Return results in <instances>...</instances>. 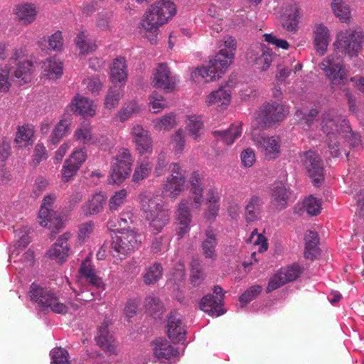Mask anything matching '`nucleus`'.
I'll use <instances>...</instances> for the list:
<instances>
[{"label":"nucleus","instance_id":"bb28decb","mask_svg":"<svg viewBox=\"0 0 364 364\" xmlns=\"http://www.w3.org/2000/svg\"><path fill=\"white\" fill-rule=\"evenodd\" d=\"M314 45L318 53L323 55L327 50L331 34L327 26L323 23H316L313 28Z\"/></svg>","mask_w":364,"mask_h":364},{"label":"nucleus","instance_id":"5fc2aeb1","mask_svg":"<svg viewBox=\"0 0 364 364\" xmlns=\"http://www.w3.org/2000/svg\"><path fill=\"white\" fill-rule=\"evenodd\" d=\"M140 111V107L135 101L126 103L117 113V117L121 122H124Z\"/></svg>","mask_w":364,"mask_h":364},{"label":"nucleus","instance_id":"aec40b11","mask_svg":"<svg viewBox=\"0 0 364 364\" xmlns=\"http://www.w3.org/2000/svg\"><path fill=\"white\" fill-rule=\"evenodd\" d=\"M232 100V92L226 85H221L210 92L205 100L208 107L214 106L218 112L228 109Z\"/></svg>","mask_w":364,"mask_h":364},{"label":"nucleus","instance_id":"9d476101","mask_svg":"<svg viewBox=\"0 0 364 364\" xmlns=\"http://www.w3.org/2000/svg\"><path fill=\"white\" fill-rule=\"evenodd\" d=\"M333 87L341 88L348 80V70L342 60L333 55L326 57L319 65Z\"/></svg>","mask_w":364,"mask_h":364},{"label":"nucleus","instance_id":"13d9d810","mask_svg":"<svg viewBox=\"0 0 364 364\" xmlns=\"http://www.w3.org/2000/svg\"><path fill=\"white\" fill-rule=\"evenodd\" d=\"M122 97V91L120 88H110L105 97V107L109 109L114 108L117 106Z\"/></svg>","mask_w":364,"mask_h":364},{"label":"nucleus","instance_id":"dca6fc26","mask_svg":"<svg viewBox=\"0 0 364 364\" xmlns=\"http://www.w3.org/2000/svg\"><path fill=\"white\" fill-rule=\"evenodd\" d=\"M289 113V107L278 103L267 104L258 113L257 123L262 127L278 122Z\"/></svg>","mask_w":364,"mask_h":364},{"label":"nucleus","instance_id":"c756f323","mask_svg":"<svg viewBox=\"0 0 364 364\" xmlns=\"http://www.w3.org/2000/svg\"><path fill=\"white\" fill-rule=\"evenodd\" d=\"M127 75V65L125 58L119 56L114 59L109 72V77L112 83H119L121 86H124Z\"/></svg>","mask_w":364,"mask_h":364},{"label":"nucleus","instance_id":"ea45409f","mask_svg":"<svg viewBox=\"0 0 364 364\" xmlns=\"http://www.w3.org/2000/svg\"><path fill=\"white\" fill-rule=\"evenodd\" d=\"M253 61L257 69L267 70L272 62V50L265 46L260 45L257 47L256 56Z\"/></svg>","mask_w":364,"mask_h":364},{"label":"nucleus","instance_id":"423d86ee","mask_svg":"<svg viewBox=\"0 0 364 364\" xmlns=\"http://www.w3.org/2000/svg\"><path fill=\"white\" fill-rule=\"evenodd\" d=\"M141 211L150 222V227L155 234L159 233L169 222V212L157 203L149 193L142 192L139 196Z\"/></svg>","mask_w":364,"mask_h":364},{"label":"nucleus","instance_id":"1a4fd4ad","mask_svg":"<svg viewBox=\"0 0 364 364\" xmlns=\"http://www.w3.org/2000/svg\"><path fill=\"white\" fill-rule=\"evenodd\" d=\"M54 193L46 195L41 205L38 222L41 227L48 228L53 234L57 233L64 228V221L54 210L53 205L56 200Z\"/></svg>","mask_w":364,"mask_h":364},{"label":"nucleus","instance_id":"c9c22d12","mask_svg":"<svg viewBox=\"0 0 364 364\" xmlns=\"http://www.w3.org/2000/svg\"><path fill=\"white\" fill-rule=\"evenodd\" d=\"M218 240L216 238V232L211 228L205 230V238L202 242V250L204 256L207 259L215 260L217 258L216 247Z\"/></svg>","mask_w":364,"mask_h":364},{"label":"nucleus","instance_id":"72a5a7b5","mask_svg":"<svg viewBox=\"0 0 364 364\" xmlns=\"http://www.w3.org/2000/svg\"><path fill=\"white\" fill-rule=\"evenodd\" d=\"M242 132V123L237 122L231 124L227 130H216L214 131L213 134L215 138L221 140L224 144L231 145L235 142L236 139L241 136Z\"/></svg>","mask_w":364,"mask_h":364},{"label":"nucleus","instance_id":"c85d7f7f","mask_svg":"<svg viewBox=\"0 0 364 364\" xmlns=\"http://www.w3.org/2000/svg\"><path fill=\"white\" fill-rule=\"evenodd\" d=\"M107 200L106 195L102 192L95 193L82 205L81 211L85 216H91L100 213Z\"/></svg>","mask_w":364,"mask_h":364},{"label":"nucleus","instance_id":"6e6552de","mask_svg":"<svg viewBox=\"0 0 364 364\" xmlns=\"http://www.w3.org/2000/svg\"><path fill=\"white\" fill-rule=\"evenodd\" d=\"M364 33L362 31L346 28L341 30L336 36L333 46L338 53L349 57L358 56L362 50Z\"/></svg>","mask_w":364,"mask_h":364},{"label":"nucleus","instance_id":"e433bc0d","mask_svg":"<svg viewBox=\"0 0 364 364\" xmlns=\"http://www.w3.org/2000/svg\"><path fill=\"white\" fill-rule=\"evenodd\" d=\"M41 68L43 75L50 80H57L63 75V63L55 58L46 59Z\"/></svg>","mask_w":364,"mask_h":364},{"label":"nucleus","instance_id":"f03ea898","mask_svg":"<svg viewBox=\"0 0 364 364\" xmlns=\"http://www.w3.org/2000/svg\"><path fill=\"white\" fill-rule=\"evenodd\" d=\"M321 128L327 135L328 146L333 157L340 155L341 139H345L352 147L358 146L360 142V135L353 132L346 119L338 114L334 109L323 114Z\"/></svg>","mask_w":364,"mask_h":364},{"label":"nucleus","instance_id":"393cba45","mask_svg":"<svg viewBox=\"0 0 364 364\" xmlns=\"http://www.w3.org/2000/svg\"><path fill=\"white\" fill-rule=\"evenodd\" d=\"M69 107L74 113L84 118L93 117L97 108L93 100L79 94L73 97Z\"/></svg>","mask_w":364,"mask_h":364},{"label":"nucleus","instance_id":"49530a36","mask_svg":"<svg viewBox=\"0 0 364 364\" xmlns=\"http://www.w3.org/2000/svg\"><path fill=\"white\" fill-rule=\"evenodd\" d=\"M15 13L18 18L25 23L32 22L36 16V8L32 4H23L16 6Z\"/></svg>","mask_w":364,"mask_h":364},{"label":"nucleus","instance_id":"58836bf2","mask_svg":"<svg viewBox=\"0 0 364 364\" xmlns=\"http://www.w3.org/2000/svg\"><path fill=\"white\" fill-rule=\"evenodd\" d=\"M331 8L334 16L341 23H349L351 21L350 6L344 0H332Z\"/></svg>","mask_w":364,"mask_h":364},{"label":"nucleus","instance_id":"a211bd4d","mask_svg":"<svg viewBox=\"0 0 364 364\" xmlns=\"http://www.w3.org/2000/svg\"><path fill=\"white\" fill-rule=\"evenodd\" d=\"M120 233V235L114 237L112 243V247L116 252L127 255L139 247L141 240L140 235L132 230Z\"/></svg>","mask_w":364,"mask_h":364},{"label":"nucleus","instance_id":"7ed1b4c3","mask_svg":"<svg viewBox=\"0 0 364 364\" xmlns=\"http://www.w3.org/2000/svg\"><path fill=\"white\" fill-rule=\"evenodd\" d=\"M203 176L198 172H193L190 178V196L183 198L178 204L176 211V234L178 239L182 238L190 230L191 222V210H199L204 200L203 188L202 187Z\"/></svg>","mask_w":364,"mask_h":364},{"label":"nucleus","instance_id":"864d4df0","mask_svg":"<svg viewBox=\"0 0 364 364\" xmlns=\"http://www.w3.org/2000/svg\"><path fill=\"white\" fill-rule=\"evenodd\" d=\"M92 127L90 123L82 124L77 128L74 133V138L76 141L87 144L92 141Z\"/></svg>","mask_w":364,"mask_h":364},{"label":"nucleus","instance_id":"4be33fe9","mask_svg":"<svg viewBox=\"0 0 364 364\" xmlns=\"http://www.w3.org/2000/svg\"><path fill=\"white\" fill-rule=\"evenodd\" d=\"M136 150L140 155L151 154L153 151V140L149 130L141 125H134L130 132Z\"/></svg>","mask_w":364,"mask_h":364},{"label":"nucleus","instance_id":"f3484780","mask_svg":"<svg viewBox=\"0 0 364 364\" xmlns=\"http://www.w3.org/2000/svg\"><path fill=\"white\" fill-rule=\"evenodd\" d=\"M225 291L216 286L213 289V294L205 296L200 302V309L212 316H220L225 313L223 308Z\"/></svg>","mask_w":364,"mask_h":364},{"label":"nucleus","instance_id":"cd10ccee","mask_svg":"<svg viewBox=\"0 0 364 364\" xmlns=\"http://www.w3.org/2000/svg\"><path fill=\"white\" fill-rule=\"evenodd\" d=\"M35 132V127L31 124L18 126L14 138L15 144L19 148L32 146L36 139Z\"/></svg>","mask_w":364,"mask_h":364},{"label":"nucleus","instance_id":"5701e85b","mask_svg":"<svg viewBox=\"0 0 364 364\" xmlns=\"http://www.w3.org/2000/svg\"><path fill=\"white\" fill-rule=\"evenodd\" d=\"M154 355L161 363L170 362L179 355L177 348L173 347L164 338H158L151 342Z\"/></svg>","mask_w":364,"mask_h":364},{"label":"nucleus","instance_id":"37998d69","mask_svg":"<svg viewBox=\"0 0 364 364\" xmlns=\"http://www.w3.org/2000/svg\"><path fill=\"white\" fill-rule=\"evenodd\" d=\"M151 123L156 131H169L176 125V114L173 112L167 113L153 119Z\"/></svg>","mask_w":364,"mask_h":364},{"label":"nucleus","instance_id":"79ce46f5","mask_svg":"<svg viewBox=\"0 0 364 364\" xmlns=\"http://www.w3.org/2000/svg\"><path fill=\"white\" fill-rule=\"evenodd\" d=\"M305 257L314 259L318 254V236L316 232L309 230L305 235Z\"/></svg>","mask_w":364,"mask_h":364},{"label":"nucleus","instance_id":"f8f14e48","mask_svg":"<svg viewBox=\"0 0 364 364\" xmlns=\"http://www.w3.org/2000/svg\"><path fill=\"white\" fill-rule=\"evenodd\" d=\"M178 82V77L171 71L166 63H158L152 71L151 85L154 88L172 92Z\"/></svg>","mask_w":364,"mask_h":364},{"label":"nucleus","instance_id":"052dcab7","mask_svg":"<svg viewBox=\"0 0 364 364\" xmlns=\"http://www.w3.org/2000/svg\"><path fill=\"white\" fill-rule=\"evenodd\" d=\"M50 364H68V353L62 348H53L50 353Z\"/></svg>","mask_w":364,"mask_h":364},{"label":"nucleus","instance_id":"a19ab883","mask_svg":"<svg viewBox=\"0 0 364 364\" xmlns=\"http://www.w3.org/2000/svg\"><path fill=\"white\" fill-rule=\"evenodd\" d=\"M153 168L152 163L149 158L145 157L137 161L132 176V181L139 183L146 178L151 173Z\"/></svg>","mask_w":364,"mask_h":364},{"label":"nucleus","instance_id":"680f3d73","mask_svg":"<svg viewBox=\"0 0 364 364\" xmlns=\"http://www.w3.org/2000/svg\"><path fill=\"white\" fill-rule=\"evenodd\" d=\"M48 48L50 50L60 51L63 48V38L62 32L55 31L48 37Z\"/></svg>","mask_w":364,"mask_h":364},{"label":"nucleus","instance_id":"4468645a","mask_svg":"<svg viewBox=\"0 0 364 364\" xmlns=\"http://www.w3.org/2000/svg\"><path fill=\"white\" fill-rule=\"evenodd\" d=\"M24 55L22 48L15 49L9 59V65H15L10 68L14 77L19 85H24L31 82L32 79L33 64L29 60H21Z\"/></svg>","mask_w":364,"mask_h":364},{"label":"nucleus","instance_id":"603ef678","mask_svg":"<svg viewBox=\"0 0 364 364\" xmlns=\"http://www.w3.org/2000/svg\"><path fill=\"white\" fill-rule=\"evenodd\" d=\"M185 142V136L182 129H178L172 134L170 145L175 155L180 156L183 153Z\"/></svg>","mask_w":364,"mask_h":364},{"label":"nucleus","instance_id":"09e8293b","mask_svg":"<svg viewBox=\"0 0 364 364\" xmlns=\"http://www.w3.org/2000/svg\"><path fill=\"white\" fill-rule=\"evenodd\" d=\"M75 43L80 50V54L82 55L92 52L97 48V45L94 41L87 38L84 31H81L77 34L75 38Z\"/></svg>","mask_w":364,"mask_h":364},{"label":"nucleus","instance_id":"ddd939ff","mask_svg":"<svg viewBox=\"0 0 364 364\" xmlns=\"http://www.w3.org/2000/svg\"><path fill=\"white\" fill-rule=\"evenodd\" d=\"M114 161L109 174L110 180L114 183L120 184L129 176L133 159L130 151L122 148L119 150Z\"/></svg>","mask_w":364,"mask_h":364},{"label":"nucleus","instance_id":"39448f33","mask_svg":"<svg viewBox=\"0 0 364 364\" xmlns=\"http://www.w3.org/2000/svg\"><path fill=\"white\" fill-rule=\"evenodd\" d=\"M29 293L31 299L44 311L66 314L71 309L76 311L78 309L77 304L62 302L54 291L35 283L31 284Z\"/></svg>","mask_w":364,"mask_h":364},{"label":"nucleus","instance_id":"473e14b6","mask_svg":"<svg viewBox=\"0 0 364 364\" xmlns=\"http://www.w3.org/2000/svg\"><path fill=\"white\" fill-rule=\"evenodd\" d=\"M79 272L80 277L85 278L90 284L99 289H105V284L102 279L95 274L90 259H86L82 262Z\"/></svg>","mask_w":364,"mask_h":364},{"label":"nucleus","instance_id":"a878e982","mask_svg":"<svg viewBox=\"0 0 364 364\" xmlns=\"http://www.w3.org/2000/svg\"><path fill=\"white\" fill-rule=\"evenodd\" d=\"M70 236L69 232H65L58 237L57 241L47 251V255L50 259L58 262L66 260L70 250L67 242Z\"/></svg>","mask_w":364,"mask_h":364},{"label":"nucleus","instance_id":"20e7f679","mask_svg":"<svg viewBox=\"0 0 364 364\" xmlns=\"http://www.w3.org/2000/svg\"><path fill=\"white\" fill-rule=\"evenodd\" d=\"M176 14V6L171 0H159L146 11L141 23V33L151 44H155L159 28L167 23Z\"/></svg>","mask_w":364,"mask_h":364},{"label":"nucleus","instance_id":"6ab92c4d","mask_svg":"<svg viewBox=\"0 0 364 364\" xmlns=\"http://www.w3.org/2000/svg\"><path fill=\"white\" fill-rule=\"evenodd\" d=\"M301 160L314 184L318 186L323 179V168L320 158L315 152L309 151L301 156Z\"/></svg>","mask_w":364,"mask_h":364},{"label":"nucleus","instance_id":"9b49d317","mask_svg":"<svg viewBox=\"0 0 364 364\" xmlns=\"http://www.w3.org/2000/svg\"><path fill=\"white\" fill-rule=\"evenodd\" d=\"M170 175L161 184L163 193L173 199H176L186 187V171L177 163H173L169 166Z\"/></svg>","mask_w":364,"mask_h":364},{"label":"nucleus","instance_id":"6e6d98bb","mask_svg":"<svg viewBox=\"0 0 364 364\" xmlns=\"http://www.w3.org/2000/svg\"><path fill=\"white\" fill-rule=\"evenodd\" d=\"M191 282L193 287L199 286L203 281L204 277L202 272L200 262L198 259H193L191 263Z\"/></svg>","mask_w":364,"mask_h":364},{"label":"nucleus","instance_id":"7c9ffc66","mask_svg":"<svg viewBox=\"0 0 364 364\" xmlns=\"http://www.w3.org/2000/svg\"><path fill=\"white\" fill-rule=\"evenodd\" d=\"M97 345L110 354L117 353V345L112 333L108 330L107 323H103L99 328V334L96 338Z\"/></svg>","mask_w":364,"mask_h":364},{"label":"nucleus","instance_id":"8fccbe9b","mask_svg":"<svg viewBox=\"0 0 364 364\" xmlns=\"http://www.w3.org/2000/svg\"><path fill=\"white\" fill-rule=\"evenodd\" d=\"M163 267L159 263H155L147 268L144 273V282L146 284L156 283L162 276Z\"/></svg>","mask_w":364,"mask_h":364},{"label":"nucleus","instance_id":"c03bdc74","mask_svg":"<svg viewBox=\"0 0 364 364\" xmlns=\"http://www.w3.org/2000/svg\"><path fill=\"white\" fill-rule=\"evenodd\" d=\"M203 122L200 116L189 115L186 120V128L194 139L200 137L203 129Z\"/></svg>","mask_w":364,"mask_h":364},{"label":"nucleus","instance_id":"b1692460","mask_svg":"<svg viewBox=\"0 0 364 364\" xmlns=\"http://www.w3.org/2000/svg\"><path fill=\"white\" fill-rule=\"evenodd\" d=\"M167 334L175 343H180L185 341L186 328L181 314L176 312L171 314L167 322Z\"/></svg>","mask_w":364,"mask_h":364},{"label":"nucleus","instance_id":"f704fd0d","mask_svg":"<svg viewBox=\"0 0 364 364\" xmlns=\"http://www.w3.org/2000/svg\"><path fill=\"white\" fill-rule=\"evenodd\" d=\"M264 202L258 196H252L245 206V217L247 222H253L260 218Z\"/></svg>","mask_w":364,"mask_h":364},{"label":"nucleus","instance_id":"4c0bfd02","mask_svg":"<svg viewBox=\"0 0 364 364\" xmlns=\"http://www.w3.org/2000/svg\"><path fill=\"white\" fill-rule=\"evenodd\" d=\"M299 11L296 4H291L285 9L282 16V23L289 31H294L297 28L299 22Z\"/></svg>","mask_w":364,"mask_h":364},{"label":"nucleus","instance_id":"3c124183","mask_svg":"<svg viewBox=\"0 0 364 364\" xmlns=\"http://www.w3.org/2000/svg\"><path fill=\"white\" fill-rule=\"evenodd\" d=\"M128 196L127 191L124 188L115 191L109 198L108 205L111 211L118 210L126 201Z\"/></svg>","mask_w":364,"mask_h":364},{"label":"nucleus","instance_id":"f257e3e1","mask_svg":"<svg viewBox=\"0 0 364 364\" xmlns=\"http://www.w3.org/2000/svg\"><path fill=\"white\" fill-rule=\"evenodd\" d=\"M223 48L211 59L207 65L192 68L190 79L195 82H210L220 79L232 63L236 49L235 40L225 36L223 40Z\"/></svg>","mask_w":364,"mask_h":364},{"label":"nucleus","instance_id":"e2e57ef3","mask_svg":"<svg viewBox=\"0 0 364 364\" xmlns=\"http://www.w3.org/2000/svg\"><path fill=\"white\" fill-rule=\"evenodd\" d=\"M262 288L260 286H252L250 289H248L244 294H242L240 298L239 301L241 304L242 306H244L247 303L252 301L255 299L261 292Z\"/></svg>","mask_w":364,"mask_h":364},{"label":"nucleus","instance_id":"a18cd8bd","mask_svg":"<svg viewBox=\"0 0 364 364\" xmlns=\"http://www.w3.org/2000/svg\"><path fill=\"white\" fill-rule=\"evenodd\" d=\"M70 119L63 118L55 127L49 139V142L52 144H58L62 138L66 136L69 132L70 126Z\"/></svg>","mask_w":364,"mask_h":364},{"label":"nucleus","instance_id":"69168bd1","mask_svg":"<svg viewBox=\"0 0 364 364\" xmlns=\"http://www.w3.org/2000/svg\"><path fill=\"white\" fill-rule=\"evenodd\" d=\"M87 158V151L85 148L77 149L75 150L70 158L69 161L75 164V166L80 168L81 165L85 161Z\"/></svg>","mask_w":364,"mask_h":364},{"label":"nucleus","instance_id":"774afa93","mask_svg":"<svg viewBox=\"0 0 364 364\" xmlns=\"http://www.w3.org/2000/svg\"><path fill=\"white\" fill-rule=\"evenodd\" d=\"M112 15L111 13H102L98 15L96 21L97 27L101 31H107L111 28V20Z\"/></svg>","mask_w":364,"mask_h":364},{"label":"nucleus","instance_id":"4d7b16f0","mask_svg":"<svg viewBox=\"0 0 364 364\" xmlns=\"http://www.w3.org/2000/svg\"><path fill=\"white\" fill-rule=\"evenodd\" d=\"M247 242L257 247L259 252H265L268 249L267 238L262 234L259 233L256 229L252 232Z\"/></svg>","mask_w":364,"mask_h":364},{"label":"nucleus","instance_id":"2f4dec72","mask_svg":"<svg viewBox=\"0 0 364 364\" xmlns=\"http://www.w3.org/2000/svg\"><path fill=\"white\" fill-rule=\"evenodd\" d=\"M292 198L291 192L284 183L278 182L274 184L272 189V200L275 206L283 209Z\"/></svg>","mask_w":364,"mask_h":364},{"label":"nucleus","instance_id":"0eeeda50","mask_svg":"<svg viewBox=\"0 0 364 364\" xmlns=\"http://www.w3.org/2000/svg\"><path fill=\"white\" fill-rule=\"evenodd\" d=\"M16 237L18 240L11 247L9 257L10 264H14V268L19 272L26 269L29 270L34 263V254L30 250H25L30 242L27 228L21 231L16 230Z\"/></svg>","mask_w":364,"mask_h":364},{"label":"nucleus","instance_id":"412c9836","mask_svg":"<svg viewBox=\"0 0 364 364\" xmlns=\"http://www.w3.org/2000/svg\"><path fill=\"white\" fill-rule=\"evenodd\" d=\"M301 272V267L296 264L286 268H282L270 279L267 286V291H274L284 284L295 280Z\"/></svg>","mask_w":364,"mask_h":364},{"label":"nucleus","instance_id":"bf43d9fd","mask_svg":"<svg viewBox=\"0 0 364 364\" xmlns=\"http://www.w3.org/2000/svg\"><path fill=\"white\" fill-rule=\"evenodd\" d=\"M304 208L309 215H316L321 210V201L320 199L309 196L304 201Z\"/></svg>","mask_w":364,"mask_h":364},{"label":"nucleus","instance_id":"338daca9","mask_svg":"<svg viewBox=\"0 0 364 364\" xmlns=\"http://www.w3.org/2000/svg\"><path fill=\"white\" fill-rule=\"evenodd\" d=\"M168 160L164 153H160L157 157L156 164L154 173L156 177L164 175L167 171Z\"/></svg>","mask_w":364,"mask_h":364},{"label":"nucleus","instance_id":"de8ad7c7","mask_svg":"<svg viewBox=\"0 0 364 364\" xmlns=\"http://www.w3.org/2000/svg\"><path fill=\"white\" fill-rule=\"evenodd\" d=\"M149 111L158 114L167 107L164 97L156 91L152 92L148 100Z\"/></svg>","mask_w":364,"mask_h":364},{"label":"nucleus","instance_id":"0e129e2a","mask_svg":"<svg viewBox=\"0 0 364 364\" xmlns=\"http://www.w3.org/2000/svg\"><path fill=\"white\" fill-rule=\"evenodd\" d=\"M48 157L46 147L42 144H37L33 150L32 165L38 166L42 161L47 159Z\"/></svg>","mask_w":364,"mask_h":364},{"label":"nucleus","instance_id":"2eb2a0df","mask_svg":"<svg viewBox=\"0 0 364 364\" xmlns=\"http://www.w3.org/2000/svg\"><path fill=\"white\" fill-rule=\"evenodd\" d=\"M251 136L258 150L264 154L265 158L274 159L279 156L281 152V139L279 136L257 134L256 130L252 132Z\"/></svg>","mask_w":364,"mask_h":364}]
</instances>
